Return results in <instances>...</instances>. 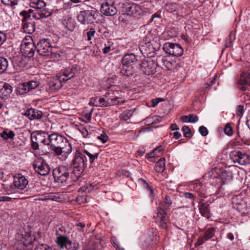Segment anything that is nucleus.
I'll return each mask as SVG.
<instances>
[{"label": "nucleus", "instance_id": "nucleus-61", "mask_svg": "<svg viewBox=\"0 0 250 250\" xmlns=\"http://www.w3.org/2000/svg\"><path fill=\"white\" fill-rule=\"evenodd\" d=\"M99 98L97 97H94L91 99L89 104L93 106H98L99 104Z\"/></svg>", "mask_w": 250, "mask_h": 250}, {"label": "nucleus", "instance_id": "nucleus-31", "mask_svg": "<svg viewBox=\"0 0 250 250\" xmlns=\"http://www.w3.org/2000/svg\"><path fill=\"white\" fill-rule=\"evenodd\" d=\"M83 154L86 155L88 158L89 161L91 164H92L94 160L98 158L99 156V153L96 152L92 149H86L84 148L83 150Z\"/></svg>", "mask_w": 250, "mask_h": 250}, {"label": "nucleus", "instance_id": "nucleus-32", "mask_svg": "<svg viewBox=\"0 0 250 250\" xmlns=\"http://www.w3.org/2000/svg\"><path fill=\"white\" fill-rule=\"evenodd\" d=\"M42 131L40 133H38L37 136H33L31 135V147L34 150H37L39 149V144L38 143L36 142V141H39L41 142V140L43 139L42 138L43 137Z\"/></svg>", "mask_w": 250, "mask_h": 250}, {"label": "nucleus", "instance_id": "nucleus-1", "mask_svg": "<svg viewBox=\"0 0 250 250\" xmlns=\"http://www.w3.org/2000/svg\"><path fill=\"white\" fill-rule=\"evenodd\" d=\"M87 159L84 154L79 150H77L72 160L71 166L73 172L76 177H80L87 166Z\"/></svg>", "mask_w": 250, "mask_h": 250}, {"label": "nucleus", "instance_id": "nucleus-17", "mask_svg": "<svg viewBox=\"0 0 250 250\" xmlns=\"http://www.w3.org/2000/svg\"><path fill=\"white\" fill-rule=\"evenodd\" d=\"M123 11L127 12V14H130L134 17L141 16L143 14V10L142 7L136 3H130L124 2L122 4Z\"/></svg>", "mask_w": 250, "mask_h": 250}, {"label": "nucleus", "instance_id": "nucleus-24", "mask_svg": "<svg viewBox=\"0 0 250 250\" xmlns=\"http://www.w3.org/2000/svg\"><path fill=\"white\" fill-rule=\"evenodd\" d=\"M42 115L41 111L33 108L28 109L24 113V115L30 120L40 119Z\"/></svg>", "mask_w": 250, "mask_h": 250}, {"label": "nucleus", "instance_id": "nucleus-4", "mask_svg": "<svg viewBox=\"0 0 250 250\" xmlns=\"http://www.w3.org/2000/svg\"><path fill=\"white\" fill-rule=\"evenodd\" d=\"M170 198L166 196L164 199V204H161L158 207V211L156 217V221L159 222L160 227L163 229H167V215L166 211L171 204Z\"/></svg>", "mask_w": 250, "mask_h": 250}, {"label": "nucleus", "instance_id": "nucleus-63", "mask_svg": "<svg viewBox=\"0 0 250 250\" xmlns=\"http://www.w3.org/2000/svg\"><path fill=\"white\" fill-rule=\"evenodd\" d=\"M184 196L186 198L194 200L195 196L192 193L185 192L184 193Z\"/></svg>", "mask_w": 250, "mask_h": 250}, {"label": "nucleus", "instance_id": "nucleus-29", "mask_svg": "<svg viewBox=\"0 0 250 250\" xmlns=\"http://www.w3.org/2000/svg\"><path fill=\"white\" fill-rule=\"evenodd\" d=\"M120 73L123 75L129 77L134 76L135 70L132 65H122V67L121 69Z\"/></svg>", "mask_w": 250, "mask_h": 250}, {"label": "nucleus", "instance_id": "nucleus-40", "mask_svg": "<svg viewBox=\"0 0 250 250\" xmlns=\"http://www.w3.org/2000/svg\"><path fill=\"white\" fill-rule=\"evenodd\" d=\"M179 5L176 3H169L166 4L165 9L169 13H174L179 8Z\"/></svg>", "mask_w": 250, "mask_h": 250}, {"label": "nucleus", "instance_id": "nucleus-30", "mask_svg": "<svg viewBox=\"0 0 250 250\" xmlns=\"http://www.w3.org/2000/svg\"><path fill=\"white\" fill-rule=\"evenodd\" d=\"M234 208L242 214L247 213L249 210L247 203L244 201L235 203L234 205Z\"/></svg>", "mask_w": 250, "mask_h": 250}, {"label": "nucleus", "instance_id": "nucleus-36", "mask_svg": "<svg viewBox=\"0 0 250 250\" xmlns=\"http://www.w3.org/2000/svg\"><path fill=\"white\" fill-rule=\"evenodd\" d=\"M15 136V133L12 130H9L8 129H5L0 133V136L4 140L8 139H14Z\"/></svg>", "mask_w": 250, "mask_h": 250}, {"label": "nucleus", "instance_id": "nucleus-45", "mask_svg": "<svg viewBox=\"0 0 250 250\" xmlns=\"http://www.w3.org/2000/svg\"><path fill=\"white\" fill-rule=\"evenodd\" d=\"M75 128L78 130L84 138L88 137V132L87 130L82 125H75Z\"/></svg>", "mask_w": 250, "mask_h": 250}, {"label": "nucleus", "instance_id": "nucleus-62", "mask_svg": "<svg viewBox=\"0 0 250 250\" xmlns=\"http://www.w3.org/2000/svg\"><path fill=\"white\" fill-rule=\"evenodd\" d=\"M6 40V37L4 33L0 32V45H1Z\"/></svg>", "mask_w": 250, "mask_h": 250}, {"label": "nucleus", "instance_id": "nucleus-25", "mask_svg": "<svg viewBox=\"0 0 250 250\" xmlns=\"http://www.w3.org/2000/svg\"><path fill=\"white\" fill-rule=\"evenodd\" d=\"M36 29L35 22L32 21H26L22 22V27L21 28V31L26 33L31 34L35 32Z\"/></svg>", "mask_w": 250, "mask_h": 250}, {"label": "nucleus", "instance_id": "nucleus-33", "mask_svg": "<svg viewBox=\"0 0 250 250\" xmlns=\"http://www.w3.org/2000/svg\"><path fill=\"white\" fill-rule=\"evenodd\" d=\"M181 120L184 123H195L198 121L199 119L197 116L193 114L188 115H183L180 117Z\"/></svg>", "mask_w": 250, "mask_h": 250}, {"label": "nucleus", "instance_id": "nucleus-5", "mask_svg": "<svg viewBox=\"0 0 250 250\" xmlns=\"http://www.w3.org/2000/svg\"><path fill=\"white\" fill-rule=\"evenodd\" d=\"M42 133L44 138L41 140V143L50 146L53 152L55 150V147L60 145L65 138L63 136L56 133L49 134L46 132L42 131Z\"/></svg>", "mask_w": 250, "mask_h": 250}, {"label": "nucleus", "instance_id": "nucleus-15", "mask_svg": "<svg viewBox=\"0 0 250 250\" xmlns=\"http://www.w3.org/2000/svg\"><path fill=\"white\" fill-rule=\"evenodd\" d=\"M115 89V86H111L108 87L107 89V91L105 94V97L106 99L107 106L121 105L125 102L124 99L115 96L113 92H110V91L112 92Z\"/></svg>", "mask_w": 250, "mask_h": 250}, {"label": "nucleus", "instance_id": "nucleus-6", "mask_svg": "<svg viewBox=\"0 0 250 250\" xmlns=\"http://www.w3.org/2000/svg\"><path fill=\"white\" fill-rule=\"evenodd\" d=\"M72 152V147L68 140L65 138L58 146L55 147L54 153L62 161L65 160Z\"/></svg>", "mask_w": 250, "mask_h": 250}, {"label": "nucleus", "instance_id": "nucleus-21", "mask_svg": "<svg viewBox=\"0 0 250 250\" xmlns=\"http://www.w3.org/2000/svg\"><path fill=\"white\" fill-rule=\"evenodd\" d=\"M247 85L250 86V72L241 75L237 82L238 87L242 91L247 90Z\"/></svg>", "mask_w": 250, "mask_h": 250}, {"label": "nucleus", "instance_id": "nucleus-10", "mask_svg": "<svg viewBox=\"0 0 250 250\" xmlns=\"http://www.w3.org/2000/svg\"><path fill=\"white\" fill-rule=\"evenodd\" d=\"M53 175L55 181L58 183H66L69 176V170L67 167L62 166L56 167L53 171Z\"/></svg>", "mask_w": 250, "mask_h": 250}, {"label": "nucleus", "instance_id": "nucleus-49", "mask_svg": "<svg viewBox=\"0 0 250 250\" xmlns=\"http://www.w3.org/2000/svg\"><path fill=\"white\" fill-rule=\"evenodd\" d=\"M92 110H91L90 112L86 113V112H83L82 115L83 119H82V121L87 123L90 122L92 114Z\"/></svg>", "mask_w": 250, "mask_h": 250}, {"label": "nucleus", "instance_id": "nucleus-37", "mask_svg": "<svg viewBox=\"0 0 250 250\" xmlns=\"http://www.w3.org/2000/svg\"><path fill=\"white\" fill-rule=\"evenodd\" d=\"M194 190L196 191L201 197H205L206 190L205 187H204L201 183H197L194 185Z\"/></svg>", "mask_w": 250, "mask_h": 250}, {"label": "nucleus", "instance_id": "nucleus-56", "mask_svg": "<svg viewBox=\"0 0 250 250\" xmlns=\"http://www.w3.org/2000/svg\"><path fill=\"white\" fill-rule=\"evenodd\" d=\"M97 139L101 140L103 144H104L108 140V137L105 133H102L100 136H97Z\"/></svg>", "mask_w": 250, "mask_h": 250}, {"label": "nucleus", "instance_id": "nucleus-14", "mask_svg": "<svg viewBox=\"0 0 250 250\" xmlns=\"http://www.w3.org/2000/svg\"><path fill=\"white\" fill-rule=\"evenodd\" d=\"M30 38L31 37H30ZM27 39H24L21 44V51L22 55L28 58L33 57L35 50L36 49V45L32 42V40L30 39V41L27 42Z\"/></svg>", "mask_w": 250, "mask_h": 250}, {"label": "nucleus", "instance_id": "nucleus-35", "mask_svg": "<svg viewBox=\"0 0 250 250\" xmlns=\"http://www.w3.org/2000/svg\"><path fill=\"white\" fill-rule=\"evenodd\" d=\"M20 15L23 17V19L21 20L22 22L23 21L25 22L26 21H31V17H33V9H29L27 11H21Z\"/></svg>", "mask_w": 250, "mask_h": 250}, {"label": "nucleus", "instance_id": "nucleus-16", "mask_svg": "<svg viewBox=\"0 0 250 250\" xmlns=\"http://www.w3.org/2000/svg\"><path fill=\"white\" fill-rule=\"evenodd\" d=\"M7 196H0V202H10L12 199L22 198L23 192L19 191L12 185L9 188L5 189Z\"/></svg>", "mask_w": 250, "mask_h": 250}, {"label": "nucleus", "instance_id": "nucleus-12", "mask_svg": "<svg viewBox=\"0 0 250 250\" xmlns=\"http://www.w3.org/2000/svg\"><path fill=\"white\" fill-rule=\"evenodd\" d=\"M163 50L169 56L179 57L183 54V49L180 44L166 42L163 46Z\"/></svg>", "mask_w": 250, "mask_h": 250}, {"label": "nucleus", "instance_id": "nucleus-44", "mask_svg": "<svg viewBox=\"0 0 250 250\" xmlns=\"http://www.w3.org/2000/svg\"><path fill=\"white\" fill-rule=\"evenodd\" d=\"M133 113V110L132 109L126 110L121 114L120 115V118L124 121H127L130 118Z\"/></svg>", "mask_w": 250, "mask_h": 250}, {"label": "nucleus", "instance_id": "nucleus-42", "mask_svg": "<svg viewBox=\"0 0 250 250\" xmlns=\"http://www.w3.org/2000/svg\"><path fill=\"white\" fill-rule=\"evenodd\" d=\"M84 33H85L84 35H86L87 38L86 40L87 41H90L94 36L96 33V30L94 28H87L84 30Z\"/></svg>", "mask_w": 250, "mask_h": 250}, {"label": "nucleus", "instance_id": "nucleus-54", "mask_svg": "<svg viewBox=\"0 0 250 250\" xmlns=\"http://www.w3.org/2000/svg\"><path fill=\"white\" fill-rule=\"evenodd\" d=\"M29 88V90H31L37 88L39 85L38 82L35 81H31L26 83Z\"/></svg>", "mask_w": 250, "mask_h": 250}, {"label": "nucleus", "instance_id": "nucleus-60", "mask_svg": "<svg viewBox=\"0 0 250 250\" xmlns=\"http://www.w3.org/2000/svg\"><path fill=\"white\" fill-rule=\"evenodd\" d=\"M156 152V150H153L151 152L146 155L145 157L146 159L153 158L159 156V154H155Z\"/></svg>", "mask_w": 250, "mask_h": 250}, {"label": "nucleus", "instance_id": "nucleus-27", "mask_svg": "<svg viewBox=\"0 0 250 250\" xmlns=\"http://www.w3.org/2000/svg\"><path fill=\"white\" fill-rule=\"evenodd\" d=\"M137 61V57L134 54H126L122 58V65H130Z\"/></svg>", "mask_w": 250, "mask_h": 250}, {"label": "nucleus", "instance_id": "nucleus-39", "mask_svg": "<svg viewBox=\"0 0 250 250\" xmlns=\"http://www.w3.org/2000/svg\"><path fill=\"white\" fill-rule=\"evenodd\" d=\"M155 170L158 172H162L165 168V159L160 158L155 166Z\"/></svg>", "mask_w": 250, "mask_h": 250}, {"label": "nucleus", "instance_id": "nucleus-34", "mask_svg": "<svg viewBox=\"0 0 250 250\" xmlns=\"http://www.w3.org/2000/svg\"><path fill=\"white\" fill-rule=\"evenodd\" d=\"M62 24L65 28L69 31H72L75 28L74 21L71 18H68L62 21Z\"/></svg>", "mask_w": 250, "mask_h": 250}, {"label": "nucleus", "instance_id": "nucleus-28", "mask_svg": "<svg viewBox=\"0 0 250 250\" xmlns=\"http://www.w3.org/2000/svg\"><path fill=\"white\" fill-rule=\"evenodd\" d=\"M199 209L202 216L207 219L210 217V209L208 204L200 202L199 204Z\"/></svg>", "mask_w": 250, "mask_h": 250}, {"label": "nucleus", "instance_id": "nucleus-48", "mask_svg": "<svg viewBox=\"0 0 250 250\" xmlns=\"http://www.w3.org/2000/svg\"><path fill=\"white\" fill-rule=\"evenodd\" d=\"M79 245L78 243L72 242L69 239L65 248L67 250H76L78 249Z\"/></svg>", "mask_w": 250, "mask_h": 250}, {"label": "nucleus", "instance_id": "nucleus-52", "mask_svg": "<svg viewBox=\"0 0 250 250\" xmlns=\"http://www.w3.org/2000/svg\"><path fill=\"white\" fill-rule=\"evenodd\" d=\"M35 250H53L52 248L45 244H39Z\"/></svg>", "mask_w": 250, "mask_h": 250}, {"label": "nucleus", "instance_id": "nucleus-11", "mask_svg": "<svg viewBox=\"0 0 250 250\" xmlns=\"http://www.w3.org/2000/svg\"><path fill=\"white\" fill-rule=\"evenodd\" d=\"M45 6L44 2H40L38 5L32 7L34 8L33 18L36 20H40L49 17L51 15V12L47 9Z\"/></svg>", "mask_w": 250, "mask_h": 250}, {"label": "nucleus", "instance_id": "nucleus-23", "mask_svg": "<svg viewBox=\"0 0 250 250\" xmlns=\"http://www.w3.org/2000/svg\"><path fill=\"white\" fill-rule=\"evenodd\" d=\"M215 231L216 228H215L211 227L208 228L206 230L204 236L199 238L197 242L198 244L202 245L206 241L213 238L215 235Z\"/></svg>", "mask_w": 250, "mask_h": 250}, {"label": "nucleus", "instance_id": "nucleus-64", "mask_svg": "<svg viewBox=\"0 0 250 250\" xmlns=\"http://www.w3.org/2000/svg\"><path fill=\"white\" fill-rule=\"evenodd\" d=\"M30 6L34 7L36 5H38V3L40 2H44L43 0H30Z\"/></svg>", "mask_w": 250, "mask_h": 250}, {"label": "nucleus", "instance_id": "nucleus-2", "mask_svg": "<svg viewBox=\"0 0 250 250\" xmlns=\"http://www.w3.org/2000/svg\"><path fill=\"white\" fill-rule=\"evenodd\" d=\"M231 177L225 170H222L217 176H214L211 180V184L217 187L218 191L216 193L218 197L222 196L224 194V189L223 186L229 182Z\"/></svg>", "mask_w": 250, "mask_h": 250}, {"label": "nucleus", "instance_id": "nucleus-58", "mask_svg": "<svg viewBox=\"0 0 250 250\" xmlns=\"http://www.w3.org/2000/svg\"><path fill=\"white\" fill-rule=\"evenodd\" d=\"M244 113V106L239 105L237 108L236 115L240 118L242 117Z\"/></svg>", "mask_w": 250, "mask_h": 250}, {"label": "nucleus", "instance_id": "nucleus-55", "mask_svg": "<svg viewBox=\"0 0 250 250\" xmlns=\"http://www.w3.org/2000/svg\"><path fill=\"white\" fill-rule=\"evenodd\" d=\"M224 132L229 136H231L233 134L232 128L229 123L226 125L224 128Z\"/></svg>", "mask_w": 250, "mask_h": 250}, {"label": "nucleus", "instance_id": "nucleus-46", "mask_svg": "<svg viewBox=\"0 0 250 250\" xmlns=\"http://www.w3.org/2000/svg\"><path fill=\"white\" fill-rule=\"evenodd\" d=\"M29 91V88L26 83L21 84L18 87V92L20 94H24Z\"/></svg>", "mask_w": 250, "mask_h": 250}, {"label": "nucleus", "instance_id": "nucleus-22", "mask_svg": "<svg viewBox=\"0 0 250 250\" xmlns=\"http://www.w3.org/2000/svg\"><path fill=\"white\" fill-rule=\"evenodd\" d=\"M140 68L141 71L146 75L153 74L156 72L154 64L151 61L143 62Z\"/></svg>", "mask_w": 250, "mask_h": 250}, {"label": "nucleus", "instance_id": "nucleus-20", "mask_svg": "<svg viewBox=\"0 0 250 250\" xmlns=\"http://www.w3.org/2000/svg\"><path fill=\"white\" fill-rule=\"evenodd\" d=\"M80 69L77 65H74L71 67L67 68L62 72L61 80L63 82L67 81L73 78L75 74L80 71Z\"/></svg>", "mask_w": 250, "mask_h": 250}, {"label": "nucleus", "instance_id": "nucleus-57", "mask_svg": "<svg viewBox=\"0 0 250 250\" xmlns=\"http://www.w3.org/2000/svg\"><path fill=\"white\" fill-rule=\"evenodd\" d=\"M98 106H107L106 99L105 98H99Z\"/></svg>", "mask_w": 250, "mask_h": 250}, {"label": "nucleus", "instance_id": "nucleus-51", "mask_svg": "<svg viewBox=\"0 0 250 250\" xmlns=\"http://www.w3.org/2000/svg\"><path fill=\"white\" fill-rule=\"evenodd\" d=\"M47 198L49 200L58 202H61L62 201V198L59 196L58 193L49 195Z\"/></svg>", "mask_w": 250, "mask_h": 250}, {"label": "nucleus", "instance_id": "nucleus-47", "mask_svg": "<svg viewBox=\"0 0 250 250\" xmlns=\"http://www.w3.org/2000/svg\"><path fill=\"white\" fill-rule=\"evenodd\" d=\"M62 81L61 80V77H60V80H56L55 81L50 82L49 83V86L53 90H57L60 88L62 86Z\"/></svg>", "mask_w": 250, "mask_h": 250}, {"label": "nucleus", "instance_id": "nucleus-3", "mask_svg": "<svg viewBox=\"0 0 250 250\" xmlns=\"http://www.w3.org/2000/svg\"><path fill=\"white\" fill-rule=\"evenodd\" d=\"M152 37L146 36L141 42L139 48L144 55L155 53L160 47V42H157Z\"/></svg>", "mask_w": 250, "mask_h": 250}, {"label": "nucleus", "instance_id": "nucleus-38", "mask_svg": "<svg viewBox=\"0 0 250 250\" xmlns=\"http://www.w3.org/2000/svg\"><path fill=\"white\" fill-rule=\"evenodd\" d=\"M68 240L69 239L67 237L64 235H60L57 237L56 243L61 249H64L66 247Z\"/></svg>", "mask_w": 250, "mask_h": 250}, {"label": "nucleus", "instance_id": "nucleus-8", "mask_svg": "<svg viewBox=\"0 0 250 250\" xmlns=\"http://www.w3.org/2000/svg\"><path fill=\"white\" fill-rule=\"evenodd\" d=\"M101 4L100 11L106 16L115 15L118 10L115 6L114 0H99Z\"/></svg>", "mask_w": 250, "mask_h": 250}, {"label": "nucleus", "instance_id": "nucleus-59", "mask_svg": "<svg viewBox=\"0 0 250 250\" xmlns=\"http://www.w3.org/2000/svg\"><path fill=\"white\" fill-rule=\"evenodd\" d=\"M199 131L203 136H206L208 134V130L207 128L204 126H201L199 128Z\"/></svg>", "mask_w": 250, "mask_h": 250}, {"label": "nucleus", "instance_id": "nucleus-18", "mask_svg": "<svg viewBox=\"0 0 250 250\" xmlns=\"http://www.w3.org/2000/svg\"><path fill=\"white\" fill-rule=\"evenodd\" d=\"M28 185V180L22 174H17L14 177L13 187L19 191H27L26 188Z\"/></svg>", "mask_w": 250, "mask_h": 250}, {"label": "nucleus", "instance_id": "nucleus-9", "mask_svg": "<svg viewBox=\"0 0 250 250\" xmlns=\"http://www.w3.org/2000/svg\"><path fill=\"white\" fill-rule=\"evenodd\" d=\"M97 10L95 9L81 11L77 16L79 22L83 24H88L93 22L96 18Z\"/></svg>", "mask_w": 250, "mask_h": 250}, {"label": "nucleus", "instance_id": "nucleus-41", "mask_svg": "<svg viewBox=\"0 0 250 250\" xmlns=\"http://www.w3.org/2000/svg\"><path fill=\"white\" fill-rule=\"evenodd\" d=\"M114 49V43L111 41H107L104 43V47L102 49L103 53L106 54L110 51Z\"/></svg>", "mask_w": 250, "mask_h": 250}, {"label": "nucleus", "instance_id": "nucleus-50", "mask_svg": "<svg viewBox=\"0 0 250 250\" xmlns=\"http://www.w3.org/2000/svg\"><path fill=\"white\" fill-rule=\"evenodd\" d=\"M183 132L184 136L186 138H190L192 136V132L190 128L187 126L184 125L182 127Z\"/></svg>", "mask_w": 250, "mask_h": 250}, {"label": "nucleus", "instance_id": "nucleus-26", "mask_svg": "<svg viewBox=\"0 0 250 250\" xmlns=\"http://www.w3.org/2000/svg\"><path fill=\"white\" fill-rule=\"evenodd\" d=\"M12 90V87L9 84L0 82V96L2 98L9 96Z\"/></svg>", "mask_w": 250, "mask_h": 250}, {"label": "nucleus", "instance_id": "nucleus-19", "mask_svg": "<svg viewBox=\"0 0 250 250\" xmlns=\"http://www.w3.org/2000/svg\"><path fill=\"white\" fill-rule=\"evenodd\" d=\"M230 158L234 162H237L241 165H246L250 163L249 156L238 151H232L230 154Z\"/></svg>", "mask_w": 250, "mask_h": 250}, {"label": "nucleus", "instance_id": "nucleus-53", "mask_svg": "<svg viewBox=\"0 0 250 250\" xmlns=\"http://www.w3.org/2000/svg\"><path fill=\"white\" fill-rule=\"evenodd\" d=\"M1 2L5 5L14 6L17 4V0H1Z\"/></svg>", "mask_w": 250, "mask_h": 250}, {"label": "nucleus", "instance_id": "nucleus-13", "mask_svg": "<svg viewBox=\"0 0 250 250\" xmlns=\"http://www.w3.org/2000/svg\"><path fill=\"white\" fill-rule=\"evenodd\" d=\"M33 166L35 171L41 175H46L50 171V167L42 158L39 157L34 161Z\"/></svg>", "mask_w": 250, "mask_h": 250}, {"label": "nucleus", "instance_id": "nucleus-7", "mask_svg": "<svg viewBox=\"0 0 250 250\" xmlns=\"http://www.w3.org/2000/svg\"><path fill=\"white\" fill-rule=\"evenodd\" d=\"M36 48L40 55L48 57H52L53 47L48 39H41L36 45Z\"/></svg>", "mask_w": 250, "mask_h": 250}, {"label": "nucleus", "instance_id": "nucleus-43", "mask_svg": "<svg viewBox=\"0 0 250 250\" xmlns=\"http://www.w3.org/2000/svg\"><path fill=\"white\" fill-rule=\"evenodd\" d=\"M8 65L6 59L0 57V73L4 72L7 68Z\"/></svg>", "mask_w": 250, "mask_h": 250}]
</instances>
